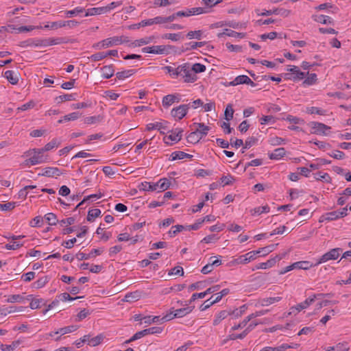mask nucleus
<instances>
[{
	"label": "nucleus",
	"mask_w": 351,
	"mask_h": 351,
	"mask_svg": "<svg viewBox=\"0 0 351 351\" xmlns=\"http://www.w3.org/2000/svg\"><path fill=\"white\" fill-rule=\"evenodd\" d=\"M64 38H49L45 39H28L20 43L19 46L21 47H47L50 45L65 43Z\"/></svg>",
	"instance_id": "nucleus-1"
},
{
	"label": "nucleus",
	"mask_w": 351,
	"mask_h": 351,
	"mask_svg": "<svg viewBox=\"0 0 351 351\" xmlns=\"http://www.w3.org/2000/svg\"><path fill=\"white\" fill-rule=\"evenodd\" d=\"M40 152H41L40 149H34L26 152L25 153L26 156H30L32 152L34 153L33 156L25 160L26 165H35L47 162V156H43V153H39Z\"/></svg>",
	"instance_id": "nucleus-2"
},
{
	"label": "nucleus",
	"mask_w": 351,
	"mask_h": 351,
	"mask_svg": "<svg viewBox=\"0 0 351 351\" xmlns=\"http://www.w3.org/2000/svg\"><path fill=\"white\" fill-rule=\"evenodd\" d=\"M174 46L172 45H154L152 47H145L142 49V51L147 53L154 54H169L170 50L173 49Z\"/></svg>",
	"instance_id": "nucleus-3"
},
{
	"label": "nucleus",
	"mask_w": 351,
	"mask_h": 351,
	"mask_svg": "<svg viewBox=\"0 0 351 351\" xmlns=\"http://www.w3.org/2000/svg\"><path fill=\"white\" fill-rule=\"evenodd\" d=\"M342 252L343 250L340 247L333 248L329 252L323 254L319 261L315 264V265H318L330 260H336L338 258Z\"/></svg>",
	"instance_id": "nucleus-4"
},
{
	"label": "nucleus",
	"mask_w": 351,
	"mask_h": 351,
	"mask_svg": "<svg viewBox=\"0 0 351 351\" xmlns=\"http://www.w3.org/2000/svg\"><path fill=\"white\" fill-rule=\"evenodd\" d=\"M291 73H285L284 75L286 80H293V81L300 80L304 78L306 73L302 72L296 66H293L291 68L287 69Z\"/></svg>",
	"instance_id": "nucleus-5"
},
{
	"label": "nucleus",
	"mask_w": 351,
	"mask_h": 351,
	"mask_svg": "<svg viewBox=\"0 0 351 351\" xmlns=\"http://www.w3.org/2000/svg\"><path fill=\"white\" fill-rule=\"evenodd\" d=\"M258 322L254 321L252 322L240 334H231L229 335L226 340H224V342H226L228 340H235L237 339H243L245 338L247 334L251 332L257 325H258Z\"/></svg>",
	"instance_id": "nucleus-6"
},
{
	"label": "nucleus",
	"mask_w": 351,
	"mask_h": 351,
	"mask_svg": "<svg viewBox=\"0 0 351 351\" xmlns=\"http://www.w3.org/2000/svg\"><path fill=\"white\" fill-rule=\"evenodd\" d=\"M267 312H268V310H262V311H256L254 313L249 315L242 322H241L239 324L234 325V326H232V330H237L240 328H244L247 324V323L250 321H251L252 319H254L256 317H258V316L263 315Z\"/></svg>",
	"instance_id": "nucleus-7"
},
{
	"label": "nucleus",
	"mask_w": 351,
	"mask_h": 351,
	"mask_svg": "<svg viewBox=\"0 0 351 351\" xmlns=\"http://www.w3.org/2000/svg\"><path fill=\"white\" fill-rule=\"evenodd\" d=\"M189 104H182L180 105L176 108H173L171 111V115L175 119H178V120H181L184 118L189 109Z\"/></svg>",
	"instance_id": "nucleus-8"
},
{
	"label": "nucleus",
	"mask_w": 351,
	"mask_h": 351,
	"mask_svg": "<svg viewBox=\"0 0 351 351\" xmlns=\"http://www.w3.org/2000/svg\"><path fill=\"white\" fill-rule=\"evenodd\" d=\"M287 253H282V254L276 255L274 258H270L265 263H261L256 265L255 269H268L273 267L278 261H280L286 256Z\"/></svg>",
	"instance_id": "nucleus-9"
},
{
	"label": "nucleus",
	"mask_w": 351,
	"mask_h": 351,
	"mask_svg": "<svg viewBox=\"0 0 351 351\" xmlns=\"http://www.w3.org/2000/svg\"><path fill=\"white\" fill-rule=\"evenodd\" d=\"M310 125L312 134L325 135L326 134V131L330 130V127L322 123L313 121L310 123Z\"/></svg>",
	"instance_id": "nucleus-10"
},
{
	"label": "nucleus",
	"mask_w": 351,
	"mask_h": 351,
	"mask_svg": "<svg viewBox=\"0 0 351 351\" xmlns=\"http://www.w3.org/2000/svg\"><path fill=\"white\" fill-rule=\"evenodd\" d=\"M184 65V71H182V75L184 77V82H194L197 80V75L193 72L192 69H190L187 63L183 64Z\"/></svg>",
	"instance_id": "nucleus-11"
},
{
	"label": "nucleus",
	"mask_w": 351,
	"mask_h": 351,
	"mask_svg": "<svg viewBox=\"0 0 351 351\" xmlns=\"http://www.w3.org/2000/svg\"><path fill=\"white\" fill-rule=\"evenodd\" d=\"M313 302H314V299L308 298L306 299L304 302H302L300 304H298L297 305H295L294 306H292L290 308V312L289 313V315H291L293 313L296 314L297 313H299L302 310L305 309L307 307H308Z\"/></svg>",
	"instance_id": "nucleus-12"
},
{
	"label": "nucleus",
	"mask_w": 351,
	"mask_h": 351,
	"mask_svg": "<svg viewBox=\"0 0 351 351\" xmlns=\"http://www.w3.org/2000/svg\"><path fill=\"white\" fill-rule=\"evenodd\" d=\"M256 13L258 15H261V16H269L271 14H279L282 16L287 17L291 14V11L289 10H287V9H284V8H280V9L276 8V9H274L272 10H266L265 12H262V13H258V12H256Z\"/></svg>",
	"instance_id": "nucleus-13"
},
{
	"label": "nucleus",
	"mask_w": 351,
	"mask_h": 351,
	"mask_svg": "<svg viewBox=\"0 0 351 351\" xmlns=\"http://www.w3.org/2000/svg\"><path fill=\"white\" fill-rule=\"evenodd\" d=\"M180 95L178 94L173 95L170 94L165 96L162 98V106L167 108L170 106H171L175 102H180Z\"/></svg>",
	"instance_id": "nucleus-14"
},
{
	"label": "nucleus",
	"mask_w": 351,
	"mask_h": 351,
	"mask_svg": "<svg viewBox=\"0 0 351 351\" xmlns=\"http://www.w3.org/2000/svg\"><path fill=\"white\" fill-rule=\"evenodd\" d=\"M104 250L101 248L94 249L89 254H85L83 252H78L76 254V258L79 261L88 260L93 256L100 255L103 252Z\"/></svg>",
	"instance_id": "nucleus-15"
},
{
	"label": "nucleus",
	"mask_w": 351,
	"mask_h": 351,
	"mask_svg": "<svg viewBox=\"0 0 351 351\" xmlns=\"http://www.w3.org/2000/svg\"><path fill=\"white\" fill-rule=\"evenodd\" d=\"M183 130L182 129L176 128L174 131L171 130V134L164 138V141L166 143H169L166 141L167 139L171 140V141L178 142L182 138V133Z\"/></svg>",
	"instance_id": "nucleus-16"
},
{
	"label": "nucleus",
	"mask_w": 351,
	"mask_h": 351,
	"mask_svg": "<svg viewBox=\"0 0 351 351\" xmlns=\"http://www.w3.org/2000/svg\"><path fill=\"white\" fill-rule=\"evenodd\" d=\"M119 44H121V38H119V36H114L102 40V47L104 48Z\"/></svg>",
	"instance_id": "nucleus-17"
},
{
	"label": "nucleus",
	"mask_w": 351,
	"mask_h": 351,
	"mask_svg": "<svg viewBox=\"0 0 351 351\" xmlns=\"http://www.w3.org/2000/svg\"><path fill=\"white\" fill-rule=\"evenodd\" d=\"M61 172L58 167H46L43 169V172L38 175L46 177H52L54 176H59Z\"/></svg>",
	"instance_id": "nucleus-18"
},
{
	"label": "nucleus",
	"mask_w": 351,
	"mask_h": 351,
	"mask_svg": "<svg viewBox=\"0 0 351 351\" xmlns=\"http://www.w3.org/2000/svg\"><path fill=\"white\" fill-rule=\"evenodd\" d=\"M4 76L13 85L16 84L19 82V75L14 71L8 70L5 71Z\"/></svg>",
	"instance_id": "nucleus-19"
},
{
	"label": "nucleus",
	"mask_w": 351,
	"mask_h": 351,
	"mask_svg": "<svg viewBox=\"0 0 351 351\" xmlns=\"http://www.w3.org/2000/svg\"><path fill=\"white\" fill-rule=\"evenodd\" d=\"M187 17L193 15H199L208 13V10L206 8L197 7L192 8H186Z\"/></svg>",
	"instance_id": "nucleus-20"
},
{
	"label": "nucleus",
	"mask_w": 351,
	"mask_h": 351,
	"mask_svg": "<svg viewBox=\"0 0 351 351\" xmlns=\"http://www.w3.org/2000/svg\"><path fill=\"white\" fill-rule=\"evenodd\" d=\"M286 154V150L284 147H279L274 149V152L269 154V158L271 160H279L282 158Z\"/></svg>",
	"instance_id": "nucleus-21"
},
{
	"label": "nucleus",
	"mask_w": 351,
	"mask_h": 351,
	"mask_svg": "<svg viewBox=\"0 0 351 351\" xmlns=\"http://www.w3.org/2000/svg\"><path fill=\"white\" fill-rule=\"evenodd\" d=\"M156 189L160 188L161 191L168 189L171 186V181L169 179L164 178L160 179L156 183Z\"/></svg>",
	"instance_id": "nucleus-22"
},
{
	"label": "nucleus",
	"mask_w": 351,
	"mask_h": 351,
	"mask_svg": "<svg viewBox=\"0 0 351 351\" xmlns=\"http://www.w3.org/2000/svg\"><path fill=\"white\" fill-rule=\"evenodd\" d=\"M282 299L281 297H270L259 300V304L262 306H267L274 302H278Z\"/></svg>",
	"instance_id": "nucleus-23"
},
{
	"label": "nucleus",
	"mask_w": 351,
	"mask_h": 351,
	"mask_svg": "<svg viewBox=\"0 0 351 351\" xmlns=\"http://www.w3.org/2000/svg\"><path fill=\"white\" fill-rule=\"evenodd\" d=\"M193 125L197 126L195 130L196 131H199V134H201L202 138L207 135L208 131L210 130V127L204 125L203 123H194Z\"/></svg>",
	"instance_id": "nucleus-24"
},
{
	"label": "nucleus",
	"mask_w": 351,
	"mask_h": 351,
	"mask_svg": "<svg viewBox=\"0 0 351 351\" xmlns=\"http://www.w3.org/2000/svg\"><path fill=\"white\" fill-rule=\"evenodd\" d=\"M249 77L245 75H241L236 77L234 80L229 83L230 86H237L239 84H243L249 82Z\"/></svg>",
	"instance_id": "nucleus-25"
},
{
	"label": "nucleus",
	"mask_w": 351,
	"mask_h": 351,
	"mask_svg": "<svg viewBox=\"0 0 351 351\" xmlns=\"http://www.w3.org/2000/svg\"><path fill=\"white\" fill-rule=\"evenodd\" d=\"M171 156L172 160H181V159H184V158L191 159L193 157V155H191V154H189L184 152H180V151L173 152L171 154Z\"/></svg>",
	"instance_id": "nucleus-26"
},
{
	"label": "nucleus",
	"mask_w": 351,
	"mask_h": 351,
	"mask_svg": "<svg viewBox=\"0 0 351 351\" xmlns=\"http://www.w3.org/2000/svg\"><path fill=\"white\" fill-rule=\"evenodd\" d=\"M202 138V137L199 134V131H196V130L191 132L186 137L188 142L193 144L198 143Z\"/></svg>",
	"instance_id": "nucleus-27"
},
{
	"label": "nucleus",
	"mask_w": 351,
	"mask_h": 351,
	"mask_svg": "<svg viewBox=\"0 0 351 351\" xmlns=\"http://www.w3.org/2000/svg\"><path fill=\"white\" fill-rule=\"evenodd\" d=\"M102 77L105 79H109L114 75V70L112 65L104 66L101 68Z\"/></svg>",
	"instance_id": "nucleus-28"
},
{
	"label": "nucleus",
	"mask_w": 351,
	"mask_h": 351,
	"mask_svg": "<svg viewBox=\"0 0 351 351\" xmlns=\"http://www.w3.org/2000/svg\"><path fill=\"white\" fill-rule=\"evenodd\" d=\"M138 189L141 191H154L157 189L156 183H152V182H142L138 186Z\"/></svg>",
	"instance_id": "nucleus-29"
},
{
	"label": "nucleus",
	"mask_w": 351,
	"mask_h": 351,
	"mask_svg": "<svg viewBox=\"0 0 351 351\" xmlns=\"http://www.w3.org/2000/svg\"><path fill=\"white\" fill-rule=\"evenodd\" d=\"M140 298V293L138 291L134 292H130L127 293L124 298L123 299V301L127 302H133L135 301L138 300Z\"/></svg>",
	"instance_id": "nucleus-30"
},
{
	"label": "nucleus",
	"mask_w": 351,
	"mask_h": 351,
	"mask_svg": "<svg viewBox=\"0 0 351 351\" xmlns=\"http://www.w3.org/2000/svg\"><path fill=\"white\" fill-rule=\"evenodd\" d=\"M82 114L79 112H74L72 113H70L69 114L64 115L62 119L58 120V123H62L64 121H74L80 117H81Z\"/></svg>",
	"instance_id": "nucleus-31"
},
{
	"label": "nucleus",
	"mask_w": 351,
	"mask_h": 351,
	"mask_svg": "<svg viewBox=\"0 0 351 351\" xmlns=\"http://www.w3.org/2000/svg\"><path fill=\"white\" fill-rule=\"evenodd\" d=\"M60 145V142H58L57 138H53L49 143H47L44 147L40 149L39 153H43L44 152H48L52 149L54 147H58Z\"/></svg>",
	"instance_id": "nucleus-32"
},
{
	"label": "nucleus",
	"mask_w": 351,
	"mask_h": 351,
	"mask_svg": "<svg viewBox=\"0 0 351 351\" xmlns=\"http://www.w3.org/2000/svg\"><path fill=\"white\" fill-rule=\"evenodd\" d=\"M104 12H107L106 8H105V7L93 8L87 10L85 16H93L96 14H101Z\"/></svg>",
	"instance_id": "nucleus-33"
},
{
	"label": "nucleus",
	"mask_w": 351,
	"mask_h": 351,
	"mask_svg": "<svg viewBox=\"0 0 351 351\" xmlns=\"http://www.w3.org/2000/svg\"><path fill=\"white\" fill-rule=\"evenodd\" d=\"M231 315L230 312L227 311H220L215 317V319L213 320V325H218L223 319H226L228 315Z\"/></svg>",
	"instance_id": "nucleus-34"
},
{
	"label": "nucleus",
	"mask_w": 351,
	"mask_h": 351,
	"mask_svg": "<svg viewBox=\"0 0 351 351\" xmlns=\"http://www.w3.org/2000/svg\"><path fill=\"white\" fill-rule=\"evenodd\" d=\"M183 68H184V65H182V64L178 66L176 69H173L170 66H166L164 67V69L169 73L176 75V76H178L179 75H182V71H184V69H182Z\"/></svg>",
	"instance_id": "nucleus-35"
},
{
	"label": "nucleus",
	"mask_w": 351,
	"mask_h": 351,
	"mask_svg": "<svg viewBox=\"0 0 351 351\" xmlns=\"http://www.w3.org/2000/svg\"><path fill=\"white\" fill-rule=\"evenodd\" d=\"M340 218L339 215L338 211H332L328 213H326L325 215H322L321 217V220L319 221H323L324 220L327 221H332L335 220Z\"/></svg>",
	"instance_id": "nucleus-36"
},
{
	"label": "nucleus",
	"mask_w": 351,
	"mask_h": 351,
	"mask_svg": "<svg viewBox=\"0 0 351 351\" xmlns=\"http://www.w3.org/2000/svg\"><path fill=\"white\" fill-rule=\"evenodd\" d=\"M49 278L47 276H43L33 283V287L35 289L42 288L49 282Z\"/></svg>",
	"instance_id": "nucleus-37"
},
{
	"label": "nucleus",
	"mask_w": 351,
	"mask_h": 351,
	"mask_svg": "<svg viewBox=\"0 0 351 351\" xmlns=\"http://www.w3.org/2000/svg\"><path fill=\"white\" fill-rule=\"evenodd\" d=\"M294 269H308L313 267V264L308 261H298L293 263Z\"/></svg>",
	"instance_id": "nucleus-38"
},
{
	"label": "nucleus",
	"mask_w": 351,
	"mask_h": 351,
	"mask_svg": "<svg viewBox=\"0 0 351 351\" xmlns=\"http://www.w3.org/2000/svg\"><path fill=\"white\" fill-rule=\"evenodd\" d=\"M8 27L12 30H15L16 33L25 32H30L34 29L36 27L29 25V26H21L19 27H14V25H9Z\"/></svg>",
	"instance_id": "nucleus-39"
},
{
	"label": "nucleus",
	"mask_w": 351,
	"mask_h": 351,
	"mask_svg": "<svg viewBox=\"0 0 351 351\" xmlns=\"http://www.w3.org/2000/svg\"><path fill=\"white\" fill-rule=\"evenodd\" d=\"M154 36L143 38L135 40L132 43V45H134V46H138V47L145 45H147V44L150 43L154 40Z\"/></svg>",
	"instance_id": "nucleus-40"
},
{
	"label": "nucleus",
	"mask_w": 351,
	"mask_h": 351,
	"mask_svg": "<svg viewBox=\"0 0 351 351\" xmlns=\"http://www.w3.org/2000/svg\"><path fill=\"white\" fill-rule=\"evenodd\" d=\"M20 343L21 341L16 340L10 345L1 344L0 348L2 351H13Z\"/></svg>",
	"instance_id": "nucleus-41"
},
{
	"label": "nucleus",
	"mask_w": 351,
	"mask_h": 351,
	"mask_svg": "<svg viewBox=\"0 0 351 351\" xmlns=\"http://www.w3.org/2000/svg\"><path fill=\"white\" fill-rule=\"evenodd\" d=\"M103 119V117L101 115L97 116H91L86 117L84 120L85 124H94L97 123H99Z\"/></svg>",
	"instance_id": "nucleus-42"
},
{
	"label": "nucleus",
	"mask_w": 351,
	"mask_h": 351,
	"mask_svg": "<svg viewBox=\"0 0 351 351\" xmlns=\"http://www.w3.org/2000/svg\"><path fill=\"white\" fill-rule=\"evenodd\" d=\"M77 328L78 327L77 326L74 325L63 327L60 328L58 330L56 331L55 334L60 333L61 335H65L75 331L77 329Z\"/></svg>",
	"instance_id": "nucleus-43"
},
{
	"label": "nucleus",
	"mask_w": 351,
	"mask_h": 351,
	"mask_svg": "<svg viewBox=\"0 0 351 351\" xmlns=\"http://www.w3.org/2000/svg\"><path fill=\"white\" fill-rule=\"evenodd\" d=\"M44 217L49 226H55L58 222L56 215L52 213L46 214Z\"/></svg>",
	"instance_id": "nucleus-44"
},
{
	"label": "nucleus",
	"mask_w": 351,
	"mask_h": 351,
	"mask_svg": "<svg viewBox=\"0 0 351 351\" xmlns=\"http://www.w3.org/2000/svg\"><path fill=\"white\" fill-rule=\"evenodd\" d=\"M100 214L101 210L99 208L91 209L88 212L87 220L90 222L93 221Z\"/></svg>",
	"instance_id": "nucleus-45"
},
{
	"label": "nucleus",
	"mask_w": 351,
	"mask_h": 351,
	"mask_svg": "<svg viewBox=\"0 0 351 351\" xmlns=\"http://www.w3.org/2000/svg\"><path fill=\"white\" fill-rule=\"evenodd\" d=\"M346 343H339L335 346L328 347L326 351H348V348Z\"/></svg>",
	"instance_id": "nucleus-46"
},
{
	"label": "nucleus",
	"mask_w": 351,
	"mask_h": 351,
	"mask_svg": "<svg viewBox=\"0 0 351 351\" xmlns=\"http://www.w3.org/2000/svg\"><path fill=\"white\" fill-rule=\"evenodd\" d=\"M314 20L322 24H330L332 23V19L330 16L324 15L315 16Z\"/></svg>",
	"instance_id": "nucleus-47"
},
{
	"label": "nucleus",
	"mask_w": 351,
	"mask_h": 351,
	"mask_svg": "<svg viewBox=\"0 0 351 351\" xmlns=\"http://www.w3.org/2000/svg\"><path fill=\"white\" fill-rule=\"evenodd\" d=\"M241 34H242V33H238L237 32H234V31L229 29H225L223 30V32L217 34V37L222 38L224 36L236 37V35H241Z\"/></svg>",
	"instance_id": "nucleus-48"
},
{
	"label": "nucleus",
	"mask_w": 351,
	"mask_h": 351,
	"mask_svg": "<svg viewBox=\"0 0 351 351\" xmlns=\"http://www.w3.org/2000/svg\"><path fill=\"white\" fill-rule=\"evenodd\" d=\"M104 339V335L103 334H99L96 337L91 338L90 341H89V346H97L99 345Z\"/></svg>",
	"instance_id": "nucleus-49"
},
{
	"label": "nucleus",
	"mask_w": 351,
	"mask_h": 351,
	"mask_svg": "<svg viewBox=\"0 0 351 351\" xmlns=\"http://www.w3.org/2000/svg\"><path fill=\"white\" fill-rule=\"evenodd\" d=\"M234 110L232 104H229L227 105L224 112L225 119L228 121H230L233 118Z\"/></svg>",
	"instance_id": "nucleus-50"
},
{
	"label": "nucleus",
	"mask_w": 351,
	"mask_h": 351,
	"mask_svg": "<svg viewBox=\"0 0 351 351\" xmlns=\"http://www.w3.org/2000/svg\"><path fill=\"white\" fill-rule=\"evenodd\" d=\"M184 226L176 225L171 227V229L169 231L168 234L171 237H175L178 232L184 230Z\"/></svg>",
	"instance_id": "nucleus-51"
},
{
	"label": "nucleus",
	"mask_w": 351,
	"mask_h": 351,
	"mask_svg": "<svg viewBox=\"0 0 351 351\" xmlns=\"http://www.w3.org/2000/svg\"><path fill=\"white\" fill-rule=\"evenodd\" d=\"M306 74L308 75V76L304 80L303 84L306 85L314 84L317 80V75L315 73L309 74L308 72H307Z\"/></svg>",
	"instance_id": "nucleus-52"
},
{
	"label": "nucleus",
	"mask_w": 351,
	"mask_h": 351,
	"mask_svg": "<svg viewBox=\"0 0 351 351\" xmlns=\"http://www.w3.org/2000/svg\"><path fill=\"white\" fill-rule=\"evenodd\" d=\"M75 100L74 95L73 94H64L62 95H60L56 98V101L57 103H61L65 101H72Z\"/></svg>",
	"instance_id": "nucleus-53"
},
{
	"label": "nucleus",
	"mask_w": 351,
	"mask_h": 351,
	"mask_svg": "<svg viewBox=\"0 0 351 351\" xmlns=\"http://www.w3.org/2000/svg\"><path fill=\"white\" fill-rule=\"evenodd\" d=\"M162 38L164 39H169L173 41H178L181 38V33H167L162 35Z\"/></svg>",
	"instance_id": "nucleus-54"
},
{
	"label": "nucleus",
	"mask_w": 351,
	"mask_h": 351,
	"mask_svg": "<svg viewBox=\"0 0 351 351\" xmlns=\"http://www.w3.org/2000/svg\"><path fill=\"white\" fill-rule=\"evenodd\" d=\"M202 31L197 30V31H190L187 33L186 37L189 39L196 38L197 40H200L202 36Z\"/></svg>",
	"instance_id": "nucleus-55"
},
{
	"label": "nucleus",
	"mask_w": 351,
	"mask_h": 351,
	"mask_svg": "<svg viewBox=\"0 0 351 351\" xmlns=\"http://www.w3.org/2000/svg\"><path fill=\"white\" fill-rule=\"evenodd\" d=\"M134 73V70H126L120 72H117L116 73V76L119 80H123L126 77H130V75Z\"/></svg>",
	"instance_id": "nucleus-56"
},
{
	"label": "nucleus",
	"mask_w": 351,
	"mask_h": 351,
	"mask_svg": "<svg viewBox=\"0 0 351 351\" xmlns=\"http://www.w3.org/2000/svg\"><path fill=\"white\" fill-rule=\"evenodd\" d=\"M258 141V138L254 136L248 137L244 143L243 149H249L254 145Z\"/></svg>",
	"instance_id": "nucleus-57"
},
{
	"label": "nucleus",
	"mask_w": 351,
	"mask_h": 351,
	"mask_svg": "<svg viewBox=\"0 0 351 351\" xmlns=\"http://www.w3.org/2000/svg\"><path fill=\"white\" fill-rule=\"evenodd\" d=\"M220 180H221V183L223 184V186H226V185L232 184V183L234 182L235 179L233 176H232L230 175H228V176H223L220 178Z\"/></svg>",
	"instance_id": "nucleus-58"
},
{
	"label": "nucleus",
	"mask_w": 351,
	"mask_h": 351,
	"mask_svg": "<svg viewBox=\"0 0 351 351\" xmlns=\"http://www.w3.org/2000/svg\"><path fill=\"white\" fill-rule=\"evenodd\" d=\"M248 262L247 261V258L244 256V255H242L230 262L228 263V265L232 266L237 264H246Z\"/></svg>",
	"instance_id": "nucleus-59"
},
{
	"label": "nucleus",
	"mask_w": 351,
	"mask_h": 351,
	"mask_svg": "<svg viewBox=\"0 0 351 351\" xmlns=\"http://www.w3.org/2000/svg\"><path fill=\"white\" fill-rule=\"evenodd\" d=\"M144 330L145 332V335H151V334L152 335L159 334V333L162 332V328L159 327V326H154V327H151V328L144 329Z\"/></svg>",
	"instance_id": "nucleus-60"
},
{
	"label": "nucleus",
	"mask_w": 351,
	"mask_h": 351,
	"mask_svg": "<svg viewBox=\"0 0 351 351\" xmlns=\"http://www.w3.org/2000/svg\"><path fill=\"white\" fill-rule=\"evenodd\" d=\"M193 72L196 75V73H199L204 72L206 71V66L204 64L200 63H195L192 66Z\"/></svg>",
	"instance_id": "nucleus-61"
},
{
	"label": "nucleus",
	"mask_w": 351,
	"mask_h": 351,
	"mask_svg": "<svg viewBox=\"0 0 351 351\" xmlns=\"http://www.w3.org/2000/svg\"><path fill=\"white\" fill-rule=\"evenodd\" d=\"M58 300H59V302L60 301L65 302L66 300H74L80 299L82 297L72 298L68 293H63L60 294L58 296Z\"/></svg>",
	"instance_id": "nucleus-62"
},
{
	"label": "nucleus",
	"mask_w": 351,
	"mask_h": 351,
	"mask_svg": "<svg viewBox=\"0 0 351 351\" xmlns=\"http://www.w3.org/2000/svg\"><path fill=\"white\" fill-rule=\"evenodd\" d=\"M306 112L308 114H317L319 115H324L325 114V110L319 109L317 107H310L306 108Z\"/></svg>",
	"instance_id": "nucleus-63"
},
{
	"label": "nucleus",
	"mask_w": 351,
	"mask_h": 351,
	"mask_svg": "<svg viewBox=\"0 0 351 351\" xmlns=\"http://www.w3.org/2000/svg\"><path fill=\"white\" fill-rule=\"evenodd\" d=\"M168 122L166 121H164L162 122H156V129L159 130L160 133L164 134L165 130L167 129V125Z\"/></svg>",
	"instance_id": "nucleus-64"
}]
</instances>
